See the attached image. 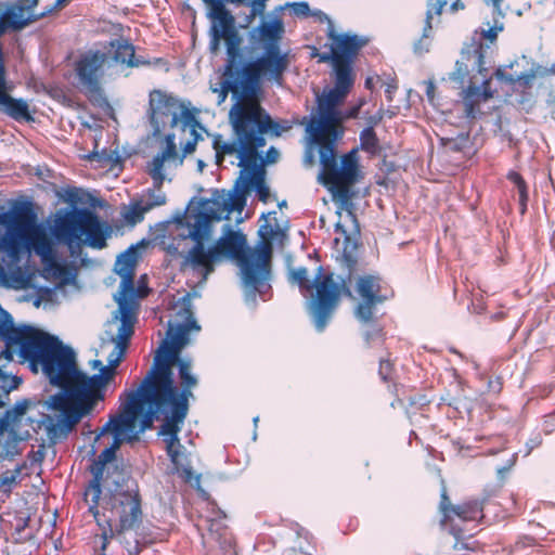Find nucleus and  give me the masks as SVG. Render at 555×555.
<instances>
[{
	"instance_id": "f257e3e1",
	"label": "nucleus",
	"mask_w": 555,
	"mask_h": 555,
	"mask_svg": "<svg viewBox=\"0 0 555 555\" xmlns=\"http://www.w3.org/2000/svg\"><path fill=\"white\" fill-rule=\"evenodd\" d=\"M175 314L168 321L166 338L154 356V362L137 389L125 390L143 412L140 430L153 427L155 420H163L159 435L164 436L166 451L175 472L188 483L199 481L190 465L188 455L178 437L189 412V399L197 378L192 374L190 360L181 359L182 349L189 344L191 331H199L194 319L189 296H184L173 308Z\"/></svg>"
},
{
	"instance_id": "f03ea898",
	"label": "nucleus",
	"mask_w": 555,
	"mask_h": 555,
	"mask_svg": "<svg viewBox=\"0 0 555 555\" xmlns=\"http://www.w3.org/2000/svg\"><path fill=\"white\" fill-rule=\"evenodd\" d=\"M221 40H224L227 48L224 79L221 81L220 89H214V92H218L219 104L225 101L229 92L232 93L235 102L229 111L233 140L225 141L220 133L212 135L216 164L220 165L227 155H236L237 166L250 169L257 166L260 158L259 150L267 144L266 134L270 132L279 137L288 131L292 126L287 121L284 126L274 121L262 107L261 99L256 91L248 92L246 76L241 74L243 39L236 29L234 16L223 7L215 11V22L210 28L209 51L212 54L219 52Z\"/></svg>"
},
{
	"instance_id": "7ed1b4c3",
	"label": "nucleus",
	"mask_w": 555,
	"mask_h": 555,
	"mask_svg": "<svg viewBox=\"0 0 555 555\" xmlns=\"http://www.w3.org/2000/svg\"><path fill=\"white\" fill-rule=\"evenodd\" d=\"M356 75L334 73V86L317 99V116H311L306 131L313 144L319 147L321 183L332 193L333 199L351 211V186L360 178L357 150L344 154L337 163V142L344 137V116L339 105L345 101L354 85Z\"/></svg>"
},
{
	"instance_id": "20e7f679",
	"label": "nucleus",
	"mask_w": 555,
	"mask_h": 555,
	"mask_svg": "<svg viewBox=\"0 0 555 555\" xmlns=\"http://www.w3.org/2000/svg\"><path fill=\"white\" fill-rule=\"evenodd\" d=\"M127 349L115 345L98 374L89 376L80 371L76 363L74 350L62 344L56 354L60 392L50 397V406L57 412L55 423L49 426L52 438H66L68 434L87 415L91 414L106 397L109 384L115 379L116 369L125 359Z\"/></svg>"
},
{
	"instance_id": "39448f33",
	"label": "nucleus",
	"mask_w": 555,
	"mask_h": 555,
	"mask_svg": "<svg viewBox=\"0 0 555 555\" xmlns=\"http://www.w3.org/2000/svg\"><path fill=\"white\" fill-rule=\"evenodd\" d=\"M103 494V489L85 493L88 512L101 530L99 555H106L112 539L127 531L138 530L143 521L142 496L137 483L127 489L116 488Z\"/></svg>"
},
{
	"instance_id": "423d86ee",
	"label": "nucleus",
	"mask_w": 555,
	"mask_h": 555,
	"mask_svg": "<svg viewBox=\"0 0 555 555\" xmlns=\"http://www.w3.org/2000/svg\"><path fill=\"white\" fill-rule=\"evenodd\" d=\"M230 210L228 201L201 199L196 207L188 210L185 215L177 219L178 228H185L186 232L179 235L185 240L191 238L194 245L184 254L178 247L170 245L169 253L182 258L180 270H192L201 275L202 282L215 271V262L218 260L212 246L206 249L205 242L210 236L211 222L222 219L224 212Z\"/></svg>"
},
{
	"instance_id": "0eeeda50",
	"label": "nucleus",
	"mask_w": 555,
	"mask_h": 555,
	"mask_svg": "<svg viewBox=\"0 0 555 555\" xmlns=\"http://www.w3.org/2000/svg\"><path fill=\"white\" fill-rule=\"evenodd\" d=\"M261 241L256 249L247 248L246 236L238 231H230L220 237L214 245L217 259L228 256L238 261L244 286L255 293L262 294L269 288L270 261L272 256V229L263 233L260 230Z\"/></svg>"
},
{
	"instance_id": "6e6552de",
	"label": "nucleus",
	"mask_w": 555,
	"mask_h": 555,
	"mask_svg": "<svg viewBox=\"0 0 555 555\" xmlns=\"http://www.w3.org/2000/svg\"><path fill=\"white\" fill-rule=\"evenodd\" d=\"M62 341L39 328L24 325L13 328L5 337V348L1 352L5 360L12 361L16 352L20 363H27L30 371L38 373L39 367L51 385L59 387L55 375L59 373L56 354Z\"/></svg>"
},
{
	"instance_id": "1a4fd4ad",
	"label": "nucleus",
	"mask_w": 555,
	"mask_h": 555,
	"mask_svg": "<svg viewBox=\"0 0 555 555\" xmlns=\"http://www.w3.org/2000/svg\"><path fill=\"white\" fill-rule=\"evenodd\" d=\"M288 281L297 284L301 291L314 289L311 299L308 301V313L311 317L315 328L324 331L328 321L340 304L341 296L353 298L352 292L346 280L336 282L334 273L325 272L320 266L311 281L307 268L300 267L291 269Z\"/></svg>"
},
{
	"instance_id": "9d476101",
	"label": "nucleus",
	"mask_w": 555,
	"mask_h": 555,
	"mask_svg": "<svg viewBox=\"0 0 555 555\" xmlns=\"http://www.w3.org/2000/svg\"><path fill=\"white\" fill-rule=\"evenodd\" d=\"M120 406L118 413L111 416L108 422L103 426L101 434L111 433L114 436L113 442L109 447L105 448L95 461L90 466L92 479L86 487L85 493L99 491L105 486L104 473L107 465L116 457V451L120 448L124 441L132 442L138 440V434L142 433L137 430V421L143 412L134 403V398L130 399L125 391L119 396Z\"/></svg>"
},
{
	"instance_id": "9b49d317",
	"label": "nucleus",
	"mask_w": 555,
	"mask_h": 555,
	"mask_svg": "<svg viewBox=\"0 0 555 555\" xmlns=\"http://www.w3.org/2000/svg\"><path fill=\"white\" fill-rule=\"evenodd\" d=\"M55 237L70 248L81 243L96 249L106 246L107 228L87 208L74 209L55 220Z\"/></svg>"
},
{
	"instance_id": "f8f14e48",
	"label": "nucleus",
	"mask_w": 555,
	"mask_h": 555,
	"mask_svg": "<svg viewBox=\"0 0 555 555\" xmlns=\"http://www.w3.org/2000/svg\"><path fill=\"white\" fill-rule=\"evenodd\" d=\"M318 16L327 24L325 34L328 41L323 46V52L313 55L320 63H331L334 73L341 70L347 75H356L353 63L367 40L356 34L337 31L334 22L322 11L318 12Z\"/></svg>"
},
{
	"instance_id": "ddd939ff",
	"label": "nucleus",
	"mask_w": 555,
	"mask_h": 555,
	"mask_svg": "<svg viewBox=\"0 0 555 555\" xmlns=\"http://www.w3.org/2000/svg\"><path fill=\"white\" fill-rule=\"evenodd\" d=\"M35 215L27 205L17 207L13 212L0 215V223L7 228L0 237V251L9 264H16L24 251L25 244L30 240L29 232L33 229Z\"/></svg>"
},
{
	"instance_id": "4468645a",
	"label": "nucleus",
	"mask_w": 555,
	"mask_h": 555,
	"mask_svg": "<svg viewBox=\"0 0 555 555\" xmlns=\"http://www.w3.org/2000/svg\"><path fill=\"white\" fill-rule=\"evenodd\" d=\"M108 61V54L102 50L79 53L73 63L76 86L89 96L100 95Z\"/></svg>"
},
{
	"instance_id": "2eb2a0df",
	"label": "nucleus",
	"mask_w": 555,
	"mask_h": 555,
	"mask_svg": "<svg viewBox=\"0 0 555 555\" xmlns=\"http://www.w3.org/2000/svg\"><path fill=\"white\" fill-rule=\"evenodd\" d=\"M462 60L472 64L483 77H486L488 69L485 67V48L481 42H472L466 49L462 51ZM493 98L491 90V79L485 78L481 87L470 83L463 90V102L465 107V115L467 118H476L479 113V105Z\"/></svg>"
},
{
	"instance_id": "dca6fc26",
	"label": "nucleus",
	"mask_w": 555,
	"mask_h": 555,
	"mask_svg": "<svg viewBox=\"0 0 555 555\" xmlns=\"http://www.w3.org/2000/svg\"><path fill=\"white\" fill-rule=\"evenodd\" d=\"M288 67V57L282 53L280 48L264 49L262 56L255 61L241 65V74L246 76V88L261 98V77L269 75L270 78L279 80Z\"/></svg>"
},
{
	"instance_id": "f3484780",
	"label": "nucleus",
	"mask_w": 555,
	"mask_h": 555,
	"mask_svg": "<svg viewBox=\"0 0 555 555\" xmlns=\"http://www.w3.org/2000/svg\"><path fill=\"white\" fill-rule=\"evenodd\" d=\"M354 288L359 297V302L353 310L356 319L363 324L373 323L376 307L388 299L383 294L380 279L371 274L359 276Z\"/></svg>"
},
{
	"instance_id": "a211bd4d",
	"label": "nucleus",
	"mask_w": 555,
	"mask_h": 555,
	"mask_svg": "<svg viewBox=\"0 0 555 555\" xmlns=\"http://www.w3.org/2000/svg\"><path fill=\"white\" fill-rule=\"evenodd\" d=\"M182 106L171 94L154 89L149 94L147 115L154 129V133H159L166 126L176 127L179 122L177 109Z\"/></svg>"
},
{
	"instance_id": "6ab92c4d",
	"label": "nucleus",
	"mask_w": 555,
	"mask_h": 555,
	"mask_svg": "<svg viewBox=\"0 0 555 555\" xmlns=\"http://www.w3.org/2000/svg\"><path fill=\"white\" fill-rule=\"evenodd\" d=\"M262 160V157L260 156L259 160L257 162V166L255 168L245 169L243 166H240L242 168L241 177L237 181V183L243 180V189L240 194H237L233 201L231 202L229 198H222L221 202L228 201L230 210H227L225 212L232 211V209L236 206H242L244 204V194L249 185H254L258 197L261 202L267 203L270 196V190L264 183L263 172L259 170V165ZM220 202V199H218Z\"/></svg>"
},
{
	"instance_id": "aec40b11",
	"label": "nucleus",
	"mask_w": 555,
	"mask_h": 555,
	"mask_svg": "<svg viewBox=\"0 0 555 555\" xmlns=\"http://www.w3.org/2000/svg\"><path fill=\"white\" fill-rule=\"evenodd\" d=\"M0 111L17 121L33 120L28 103L23 99L12 98L8 92L4 62L0 65Z\"/></svg>"
},
{
	"instance_id": "412c9836",
	"label": "nucleus",
	"mask_w": 555,
	"mask_h": 555,
	"mask_svg": "<svg viewBox=\"0 0 555 555\" xmlns=\"http://www.w3.org/2000/svg\"><path fill=\"white\" fill-rule=\"evenodd\" d=\"M138 248L130 246L116 260L115 271L121 278L120 288L124 297L134 293V275L138 263Z\"/></svg>"
},
{
	"instance_id": "4be33fe9",
	"label": "nucleus",
	"mask_w": 555,
	"mask_h": 555,
	"mask_svg": "<svg viewBox=\"0 0 555 555\" xmlns=\"http://www.w3.org/2000/svg\"><path fill=\"white\" fill-rule=\"evenodd\" d=\"M284 24L282 20L275 17L269 21H261L250 33V39L261 48H280L281 39L284 35Z\"/></svg>"
},
{
	"instance_id": "5701e85b",
	"label": "nucleus",
	"mask_w": 555,
	"mask_h": 555,
	"mask_svg": "<svg viewBox=\"0 0 555 555\" xmlns=\"http://www.w3.org/2000/svg\"><path fill=\"white\" fill-rule=\"evenodd\" d=\"M454 537L453 551L456 555H478L485 552V544L479 542L474 534H466L464 529L455 524L446 528Z\"/></svg>"
},
{
	"instance_id": "b1692460",
	"label": "nucleus",
	"mask_w": 555,
	"mask_h": 555,
	"mask_svg": "<svg viewBox=\"0 0 555 555\" xmlns=\"http://www.w3.org/2000/svg\"><path fill=\"white\" fill-rule=\"evenodd\" d=\"M489 505V499H472L462 504L455 505L453 518L462 521L483 520L486 518L485 511Z\"/></svg>"
},
{
	"instance_id": "393cba45",
	"label": "nucleus",
	"mask_w": 555,
	"mask_h": 555,
	"mask_svg": "<svg viewBox=\"0 0 555 555\" xmlns=\"http://www.w3.org/2000/svg\"><path fill=\"white\" fill-rule=\"evenodd\" d=\"M448 3H450L449 10L452 13H456L465 9V4L462 2V0H427V10L423 34L424 37H428V34L433 29L434 16H440Z\"/></svg>"
},
{
	"instance_id": "a878e982",
	"label": "nucleus",
	"mask_w": 555,
	"mask_h": 555,
	"mask_svg": "<svg viewBox=\"0 0 555 555\" xmlns=\"http://www.w3.org/2000/svg\"><path fill=\"white\" fill-rule=\"evenodd\" d=\"M223 517L207 520V534L208 541L218 544L220 547L225 548L232 545V533L225 525Z\"/></svg>"
},
{
	"instance_id": "bb28decb",
	"label": "nucleus",
	"mask_w": 555,
	"mask_h": 555,
	"mask_svg": "<svg viewBox=\"0 0 555 555\" xmlns=\"http://www.w3.org/2000/svg\"><path fill=\"white\" fill-rule=\"evenodd\" d=\"M113 57L117 63L126 64L129 67L150 64L147 61L135 57L134 47L128 41H120L116 44Z\"/></svg>"
},
{
	"instance_id": "cd10ccee",
	"label": "nucleus",
	"mask_w": 555,
	"mask_h": 555,
	"mask_svg": "<svg viewBox=\"0 0 555 555\" xmlns=\"http://www.w3.org/2000/svg\"><path fill=\"white\" fill-rule=\"evenodd\" d=\"M336 231H340L345 235V242H344L341 257H343L345 264L349 269V274H348L347 279H345V280L348 283V285L350 286L351 274L358 263V257H357L358 244H357V242L351 241V238L347 235V232L341 224H339V223L336 224Z\"/></svg>"
},
{
	"instance_id": "c85d7f7f",
	"label": "nucleus",
	"mask_w": 555,
	"mask_h": 555,
	"mask_svg": "<svg viewBox=\"0 0 555 555\" xmlns=\"http://www.w3.org/2000/svg\"><path fill=\"white\" fill-rule=\"evenodd\" d=\"M430 399L424 393H415L409 398L408 405L405 406V413L412 423L417 422L416 416L420 414L425 417L424 411L430 404Z\"/></svg>"
},
{
	"instance_id": "c756f323",
	"label": "nucleus",
	"mask_w": 555,
	"mask_h": 555,
	"mask_svg": "<svg viewBox=\"0 0 555 555\" xmlns=\"http://www.w3.org/2000/svg\"><path fill=\"white\" fill-rule=\"evenodd\" d=\"M147 211L142 199L132 201L128 206L124 207L121 217L127 225L134 227L143 221L144 215Z\"/></svg>"
},
{
	"instance_id": "7c9ffc66",
	"label": "nucleus",
	"mask_w": 555,
	"mask_h": 555,
	"mask_svg": "<svg viewBox=\"0 0 555 555\" xmlns=\"http://www.w3.org/2000/svg\"><path fill=\"white\" fill-rule=\"evenodd\" d=\"M22 473V467L8 469L0 474V501L4 502L10 498L14 487L17 485V479Z\"/></svg>"
},
{
	"instance_id": "2f4dec72",
	"label": "nucleus",
	"mask_w": 555,
	"mask_h": 555,
	"mask_svg": "<svg viewBox=\"0 0 555 555\" xmlns=\"http://www.w3.org/2000/svg\"><path fill=\"white\" fill-rule=\"evenodd\" d=\"M165 156H162L159 154H156L152 162L147 166V173L151 176L153 180V185L155 189L160 190L163 186V183L165 181V173H164V164Z\"/></svg>"
},
{
	"instance_id": "473e14b6",
	"label": "nucleus",
	"mask_w": 555,
	"mask_h": 555,
	"mask_svg": "<svg viewBox=\"0 0 555 555\" xmlns=\"http://www.w3.org/2000/svg\"><path fill=\"white\" fill-rule=\"evenodd\" d=\"M507 179L516 186L519 195L520 212L525 214L527 210V203L529 201L528 185L522 176L514 170L507 173Z\"/></svg>"
},
{
	"instance_id": "72a5a7b5",
	"label": "nucleus",
	"mask_w": 555,
	"mask_h": 555,
	"mask_svg": "<svg viewBox=\"0 0 555 555\" xmlns=\"http://www.w3.org/2000/svg\"><path fill=\"white\" fill-rule=\"evenodd\" d=\"M360 147L362 151L375 156L379 153V142L372 127L363 129L360 133Z\"/></svg>"
},
{
	"instance_id": "f704fd0d",
	"label": "nucleus",
	"mask_w": 555,
	"mask_h": 555,
	"mask_svg": "<svg viewBox=\"0 0 555 555\" xmlns=\"http://www.w3.org/2000/svg\"><path fill=\"white\" fill-rule=\"evenodd\" d=\"M439 509L442 513L440 525L443 529L450 527V524H455L453 518V515L455 513V505L451 504V501L446 491H443L441 494Z\"/></svg>"
},
{
	"instance_id": "c9c22d12",
	"label": "nucleus",
	"mask_w": 555,
	"mask_h": 555,
	"mask_svg": "<svg viewBox=\"0 0 555 555\" xmlns=\"http://www.w3.org/2000/svg\"><path fill=\"white\" fill-rule=\"evenodd\" d=\"M179 108H181L179 121L181 120L184 127H189L191 133H195L196 131L204 129L201 122L197 120L194 111L189 109L183 104L182 106H179Z\"/></svg>"
},
{
	"instance_id": "e433bc0d",
	"label": "nucleus",
	"mask_w": 555,
	"mask_h": 555,
	"mask_svg": "<svg viewBox=\"0 0 555 555\" xmlns=\"http://www.w3.org/2000/svg\"><path fill=\"white\" fill-rule=\"evenodd\" d=\"M146 195L147 198L143 201V204L145 206V209H147L149 211L155 207L165 205L167 202L166 194L155 188L153 190H149Z\"/></svg>"
},
{
	"instance_id": "4c0bfd02",
	"label": "nucleus",
	"mask_w": 555,
	"mask_h": 555,
	"mask_svg": "<svg viewBox=\"0 0 555 555\" xmlns=\"http://www.w3.org/2000/svg\"><path fill=\"white\" fill-rule=\"evenodd\" d=\"M134 325L132 324H120L117 333V343L116 345L127 349L130 343V338L133 335Z\"/></svg>"
},
{
	"instance_id": "58836bf2",
	"label": "nucleus",
	"mask_w": 555,
	"mask_h": 555,
	"mask_svg": "<svg viewBox=\"0 0 555 555\" xmlns=\"http://www.w3.org/2000/svg\"><path fill=\"white\" fill-rule=\"evenodd\" d=\"M28 409V401L24 400L21 402L15 403V405L12 409L7 410L4 413H0L2 418L8 420V426L10 425V421L17 420L18 417L23 416Z\"/></svg>"
},
{
	"instance_id": "ea45409f",
	"label": "nucleus",
	"mask_w": 555,
	"mask_h": 555,
	"mask_svg": "<svg viewBox=\"0 0 555 555\" xmlns=\"http://www.w3.org/2000/svg\"><path fill=\"white\" fill-rule=\"evenodd\" d=\"M31 241L38 255L46 257V255L51 253V244L43 234L36 233Z\"/></svg>"
},
{
	"instance_id": "a19ab883",
	"label": "nucleus",
	"mask_w": 555,
	"mask_h": 555,
	"mask_svg": "<svg viewBox=\"0 0 555 555\" xmlns=\"http://www.w3.org/2000/svg\"><path fill=\"white\" fill-rule=\"evenodd\" d=\"M162 156H165L166 159H175L178 156L176 138L175 134L169 133L165 137V147L158 153Z\"/></svg>"
},
{
	"instance_id": "79ce46f5",
	"label": "nucleus",
	"mask_w": 555,
	"mask_h": 555,
	"mask_svg": "<svg viewBox=\"0 0 555 555\" xmlns=\"http://www.w3.org/2000/svg\"><path fill=\"white\" fill-rule=\"evenodd\" d=\"M119 309L121 312V323L120 324H132L134 325L137 321V317L134 311L129 307L125 300L119 301Z\"/></svg>"
},
{
	"instance_id": "37998d69",
	"label": "nucleus",
	"mask_w": 555,
	"mask_h": 555,
	"mask_svg": "<svg viewBox=\"0 0 555 555\" xmlns=\"http://www.w3.org/2000/svg\"><path fill=\"white\" fill-rule=\"evenodd\" d=\"M364 339H365L367 345H370L375 339L384 341V331H383V327L379 326V325L374 324L371 330L365 332Z\"/></svg>"
},
{
	"instance_id": "c03bdc74",
	"label": "nucleus",
	"mask_w": 555,
	"mask_h": 555,
	"mask_svg": "<svg viewBox=\"0 0 555 555\" xmlns=\"http://www.w3.org/2000/svg\"><path fill=\"white\" fill-rule=\"evenodd\" d=\"M503 30V24L498 25L495 22L494 25L489 27L487 30L481 31V37L483 39H487L490 43H493L496 38L498 34Z\"/></svg>"
},
{
	"instance_id": "a18cd8bd",
	"label": "nucleus",
	"mask_w": 555,
	"mask_h": 555,
	"mask_svg": "<svg viewBox=\"0 0 555 555\" xmlns=\"http://www.w3.org/2000/svg\"><path fill=\"white\" fill-rule=\"evenodd\" d=\"M393 371L392 363L389 360H380L378 374L384 382H387Z\"/></svg>"
},
{
	"instance_id": "49530a36",
	"label": "nucleus",
	"mask_w": 555,
	"mask_h": 555,
	"mask_svg": "<svg viewBox=\"0 0 555 555\" xmlns=\"http://www.w3.org/2000/svg\"><path fill=\"white\" fill-rule=\"evenodd\" d=\"M535 75L533 73H522L516 78L518 83L524 89H530Z\"/></svg>"
},
{
	"instance_id": "de8ad7c7",
	"label": "nucleus",
	"mask_w": 555,
	"mask_h": 555,
	"mask_svg": "<svg viewBox=\"0 0 555 555\" xmlns=\"http://www.w3.org/2000/svg\"><path fill=\"white\" fill-rule=\"evenodd\" d=\"M191 135L193 137V139L189 140L183 146L184 155L193 153L195 151L197 141L203 140V137L198 131H196L195 133H191Z\"/></svg>"
},
{
	"instance_id": "09e8293b",
	"label": "nucleus",
	"mask_w": 555,
	"mask_h": 555,
	"mask_svg": "<svg viewBox=\"0 0 555 555\" xmlns=\"http://www.w3.org/2000/svg\"><path fill=\"white\" fill-rule=\"evenodd\" d=\"M467 74V65L457 61L455 72L453 73V79L463 82Z\"/></svg>"
},
{
	"instance_id": "8fccbe9b",
	"label": "nucleus",
	"mask_w": 555,
	"mask_h": 555,
	"mask_svg": "<svg viewBox=\"0 0 555 555\" xmlns=\"http://www.w3.org/2000/svg\"><path fill=\"white\" fill-rule=\"evenodd\" d=\"M504 1L505 0H483V3L487 7L492 8V11H493L494 14H496L498 16L503 17L504 16V12H503V3H504Z\"/></svg>"
},
{
	"instance_id": "3c124183",
	"label": "nucleus",
	"mask_w": 555,
	"mask_h": 555,
	"mask_svg": "<svg viewBox=\"0 0 555 555\" xmlns=\"http://www.w3.org/2000/svg\"><path fill=\"white\" fill-rule=\"evenodd\" d=\"M503 388L502 377L498 376L494 379L488 380V391L494 395H499Z\"/></svg>"
},
{
	"instance_id": "603ef678",
	"label": "nucleus",
	"mask_w": 555,
	"mask_h": 555,
	"mask_svg": "<svg viewBox=\"0 0 555 555\" xmlns=\"http://www.w3.org/2000/svg\"><path fill=\"white\" fill-rule=\"evenodd\" d=\"M494 76L499 80H502V81L506 82L507 85L516 83V78L513 75L505 73V70L502 68H496L494 72Z\"/></svg>"
},
{
	"instance_id": "864d4df0",
	"label": "nucleus",
	"mask_w": 555,
	"mask_h": 555,
	"mask_svg": "<svg viewBox=\"0 0 555 555\" xmlns=\"http://www.w3.org/2000/svg\"><path fill=\"white\" fill-rule=\"evenodd\" d=\"M435 91H436V86L433 81H427L426 82V95H427V99L430 103H434V100H435Z\"/></svg>"
},
{
	"instance_id": "5fc2aeb1",
	"label": "nucleus",
	"mask_w": 555,
	"mask_h": 555,
	"mask_svg": "<svg viewBox=\"0 0 555 555\" xmlns=\"http://www.w3.org/2000/svg\"><path fill=\"white\" fill-rule=\"evenodd\" d=\"M397 85L396 83H389L385 90V93H386V98L389 102L392 101V94L395 93V91L397 90Z\"/></svg>"
},
{
	"instance_id": "6e6d98bb",
	"label": "nucleus",
	"mask_w": 555,
	"mask_h": 555,
	"mask_svg": "<svg viewBox=\"0 0 555 555\" xmlns=\"http://www.w3.org/2000/svg\"><path fill=\"white\" fill-rule=\"evenodd\" d=\"M278 157L279 152L273 146H271L267 152L268 162L274 163L278 159Z\"/></svg>"
},
{
	"instance_id": "4d7b16f0",
	"label": "nucleus",
	"mask_w": 555,
	"mask_h": 555,
	"mask_svg": "<svg viewBox=\"0 0 555 555\" xmlns=\"http://www.w3.org/2000/svg\"><path fill=\"white\" fill-rule=\"evenodd\" d=\"M66 2H67V0H56L54 2V4L49 10L46 11L47 15L50 14L51 12H53L56 9L63 8L66 4Z\"/></svg>"
},
{
	"instance_id": "13d9d810",
	"label": "nucleus",
	"mask_w": 555,
	"mask_h": 555,
	"mask_svg": "<svg viewBox=\"0 0 555 555\" xmlns=\"http://www.w3.org/2000/svg\"><path fill=\"white\" fill-rule=\"evenodd\" d=\"M296 5L298 8V12L302 14H308L310 11L309 4L307 2H299Z\"/></svg>"
},
{
	"instance_id": "bf43d9fd",
	"label": "nucleus",
	"mask_w": 555,
	"mask_h": 555,
	"mask_svg": "<svg viewBox=\"0 0 555 555\" xmlns=\"http://www.w3.org/2000/svg\"><path fill=\"white\" fill-rule=\"evenodd\" d=\"M285 555H310L309 553H306L301 550L297 548H289L285 552Z\"/></svg>"
},
{
	"instance_id": "052dcab7",
	"label": "nucleus",
	"mask_w": 555,
	"mask_h": 555,
	"mask_svg": "<svg viewBox=\"0 0 555 555\" xmlns=\"http://www.w3.org/2000/svg\"><path fill=\"white\" fill-rule=\"evenodd\" d=\"M0 281L1 282H7V272L4 270V268L0 264Z\"/></svg>"
},
{
	"instance_id": "680f3d73",
	"label": "nucleus",
	"mask_w": 555,
	"mask_h": 555,
	"mask_svg": "<svg viewBox=\"0 0 555 555\" xmlns=\"http://www.w3.org/2000/svg\"><path fill=\"white\" fill-rule=\"evenodd\" d=\"M91 364H92V367H93V369L99 367V369L101 370V367H102V366H104V365L102 364V361H100V360H93V361L91 362Z\"/></svg>"
},
{
	"instance_id": "e2e57ef3",
	"label": "nucleus",
	"mask_w": 555,
	"mask_h": 555,
	"mask_svg": "<svg viewBox=\"0 0 555 555\" xmlns=\"http://www.w3.org/2000/svg\"><path fill=\"white\" fill-rule=\"evenodd\" d=\"M11 282H13L14 285L16 284V271L15 270L11 273Z\"/></svg>"
},
{
	"instance_id": "0e129e2a",
	"label": "nucleus",
	"mask_w": 555,
	"mask_h": 555,
	"mask_svg": "<svg viewBox=\"0 0 555 555\" xmlns=\"http://www.w3.org/2000/svg\"><path fill=\"white\" fill-rule=\"evenodd\" d=\"M365 85H366V87L371 86V80L366 79Z\"/></svg>"
},
{
	"instance_id": "69168bd1",
	"label": "nucleus",
	"mask_w": 555,
	"mask_h": 555,
	"mask_svg": "<svg viewBox=\"0 0 555 555\" xmlns=\"http://www.w3.org/2000/svg\"><path fill=\"white\" fill-rule=\"evenodd\" d=\"M139 553V548L135 546V551H134V555H137Z\"/></svg>"
},
{
	"instance_id": "338daca9",
	"label": "nucleus",
	"mask_w": 555,
	"mask_h": 555,
	"mask_svg": "<svg viewBox=\"0 0 555 555\" xmlns=\"http://www.w3.org/2000/svg\"><path fill=\"white\" fill-rule=\"evenodd\" d=\"M3 62H4V59H0V65H2Z\"/></svg>"
}]
</instances>
